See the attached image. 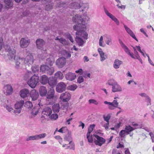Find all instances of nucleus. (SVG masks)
<instances>
[{"mask_svg":"<svg viewBox=\"0 0 154 154\" xmlns=\"http://www.w3.org/2000/svg\"><path fill=\"white\" fill-rule=\"evenodd\" d=\"M39 81L41 84L45 85L48 82V79L46 75H43L40 77Z\"/></svg>","mask_w":154,"mask_h":154,"instance_id":"nucleus-23","label":"nucleus"},{"mask_svg":"<svg viewBox=\"0 0 154 154\" xmlns=\"http://www.w3.org/2000/svg\"><path fill=\"white\" fill-rule=\"evenodd\" d=\"M47 91L46 88L44 86H41L39 89L40 95L42 97L45 96L47 94Z\"/></svg>","mask_w":154,"mask_h":154,"instance_id":"nucleus-22","label":"nucleus"},{"mask_svg":"<svg viewBox=\"0 0 154 154\" xmlns=\"http://www.w3.org/2000/svg\"><path fill=\"white\" fill-rule=\"evenodd\" d=\"M122 90V87L117 82L112 87V91L113 92H121Z\"/></svg>","mask_w":154,"mask_h":154,"instance_id":"nucleus-18","label":"nucleus"},{"mask_svg":"<svg viewBox=\"0 0 154 154\" xmlns=\"http://www.w3.org/2000/svg\"><path fill=\"white\" fill-rule=\"evenodd\" d=\"M119 43L121 47L124 49L126 53L130 56L131 57L134 58L133 53H131L130 50L125 45L123 42L122 41L119 40Z\"/></svg>","mask_w":154,"mask_h":154,"instance_id":"nucleus-9","label":"nucleus"},{"mask_svg":"<svg viewBox=\"0 0 154 154\" xmlns=\"http://www.w3.org/2000/svg\"><path fill=\"white\" fill-rule=\"evenodd\" d=\"M75 72L76 73H79L81 75H83V70L81 69H80L78 70H76Z\"/></svg>","mask_w":154,"mask_h":154,"instance_id":"nucleus-63","label":"nucleus"},{"mask_svg":"<svg viewBox=\"0 0 154 154\" xmlns=\"http://www.w3.org/2000/svg\"><path fill=\"white\" fill-rule=\"evenodd\" d=\"M94 136L97 139L99 142L102 143L103 144L106 141L105 139L102 137H100L97 134H94Z\"/></svg>","mask_w":154,"mask_h":154,"instance_id":"nucleus-37","label":"nucleus"},{"mask_svg":"<svg viewBox=\"0 0 154 154\" xmlns=\"http://www.w3.org/2000/svg\"><path fill=\"white\" fill-rule=\"evenodd\" d=\"M103 37L102 36H101L100 37V38L99 41V45L101 46L104 47V46L103 45Z\"/></svg>","mask_w":154,"mask_h":154,"instance_id":"nucleus-62","label":"nucleus"},{"mask_svg":"<svg viewBox=\"0 0 154 154\" xmlns=\"http://www.w3.org/2000/svg\"><path fill=\"white\" fill-rule=\"evenodd\" d=\"M58 115L56 114H51L50 118L51 119L55 120L58 118Z\"/></svg>","mask_w":154,"mask_h":154,"instance_id":"nucleus-50","label":"nucleus"},{"mask_svg":"<svg viewBox=\"0 0 154 154\" xmlns=\"http://www.w3.org/2000/svg\"><path fill=\"white\" fill-rule=\"evenodd\" d=\"M59 42L63 44H66V40L63 38H60Z\"/></svg>","mask_w":154,"mask_h":154,"instance_id":"nucleus-61","label":"nucleus"},{"mask_svg":"<svg viewBox=\"0 0 154 154\" xmlns=\"http://www.w3.org/2000/svg\"><path fill=\"white\" fill-rule=\"evenodd\" d=\"M39 68L38 66L35 65L33 66L32 67V71L33 72H35L38 71Z\"/></svg>","mask_w":154,"mask_h":154,"instance_id":"nucleus-47","label":"nucleus"},{"mask_svg":"<svg viewBox=\"0 0 154 154\" xmlns=\"http://www.w3.org/2000/svg\"><path fill=\"white\" fill-rule=\"evenodd\" d=\"M26 107L28 108H31L32 106V103L29 101L26 102Z\"/></svg>","mask_w":154,"mask_h":154,"instance_id":"nucleus-55","label":"nucleus"},{"mask_svg":"<svg viewBox=\"0 0 154 154\" xmlns=\"http://www.w3.org/2000/svg\"><path fill=\"white\" fill-rule=\"evenodd\" d=\"M7 51H8V56L9 59L11 60H15V50L14 49H8Z\"/></svg>","mask_w":154,"mask_h":154,"instance_id":"nucleus-14","label":"nucleus"},{"mask_svg":"<svg viewBox=\"0 0 154 154\" xmlns=\"http://www.w3.org/2000/svg\"><path fill=\"white\" fill-rule=\"evenodd\" d=\"M134 129V128L132 127L130 125H127L125 126V130L127 132V134H129V133Z\"/></svg>","mask_w":154,"mask_h":154,"instance_id":"nucleus-38","label":"nucleus"},{"mask_svg":"<svg viewBox=\"0 0 154 154\" xmlns=\"http://www.w3.org/2000/svg\"><path fill=\"white\" fill-rule=\"evenodd\" d=\"M149 134L151 137L152 142H154V132H151Z\"/></svg>","mask_w":154,"mask_h":154,"instance_id":"nucleus-64","label":"nucleus"},{"mask_svg":"<svg viewBox=\"0 0 154 154\" xmlns=\"http://www.w3.org/2000/svg\"><path fill=\"white\" fill-rule=\"evenodd\" d=\"M30 42V39L22 38L20 42V45L21 48H26L28 46Z\"/></svg>","mask_w":154,"mask_h":154,"instance_id":"nucleus-10","label":"nucleus"},{"mask_svg":"<svg viewBox=\"0 0 154 154\" xmlns=\"http://www.w3.org/2000/svg\"><path fill=\"white\" fill-rule=\"evenodd\" d=\"M81 7H82L84 9H88L89 8V5L87 3H82V5H81Z\"/></svg>","mask_w":154,"mask_h":154,"instance_id":"nucleus-53","label":"nucleus"},{"mask_svg":"<svg viewBox=\"0 0 154 154\" xmlns=\"http://www.w3.org/2000/svg\"><path fill=\"white\" fill-rule=\"evenodd\" d=\"M95 126V125L94 124L90 125L88 128V132L87 134H88H88H90V133L92 131Z\"/></svg>","mask_w":154,"mask_h":154,"instance_id":"nucleus-42","label":"nucleus"},{"mask_svg":"<svg viewBox=\"0 0 154 154\" xmlns=\"http://www.w3.org/2000/svg\"><path fill=\"white\" fill-rule=\"evenodd\" d=\"M24 60V63L29 65H32L34 62L33 57L30 53H26V56Z\"/></svg>","mask_w":154,"mask_h":154,"instance_id":"nucleus-5","label":"nucleus"},{"mask_svg":"<svg viewBox=\"0 0 154 154\" xmlns=\"http://www.w3.org/2000/svg\"><path fill=\"white\" fill-rule=\"evenodd\" d=\"M104 103L105 104L113 106L115 108H118L119 109H121V108L118 107L119 103L117 102V101L116 100H114L112 102H109L107 101H104Z\"/></svg>","mask_w":154,"mask_h":154,"instance_id":"nucleus-19","label":"nucleus"},{"mask_svg":"<svg viewBox=\"0 0 154 154\" xmlns=\"http://www.w3.org/2000/svg\"><path fill=\"white\" fill-rule=\"evenodd\" d=\"M24 103L23 100H21L16 103L15 104V108L16 109H21Z\"/></svg>","mask_w":154,"mask_h":154,"instance_id":"nucleus-26","label":"nucleus"},{"mask_svg":"<svg viewBox=\"0 0 154 154\" xmlns=\"http://www.w3.org/2000/svg\"><path fill=\"white\" fill-rule=\"evenodd\" d=\"M39 78L38 76L35 75L32 76L27 81L28 85L31 88H34L38 84Z\"/></svg>","mask_w":154,"mask_h":154,"instance_id":"nucleus-2","label":"nucleus"},{"mask_svg":"<svg viewBox=\"0 0 154 154\" xmlns=\"http://www.w3.org/2000/svg\"><path fill=\"white\" fill-rule=\"evenodd\" d=\"M77 88V86L75 84H73L67 87V89L71 91H74Z\"/></svg>","mask_w":154,"mask_h":154,"instance_id":"nucleus-41","label":"nucleus"},{"mask_svg":"<svg viewBox=\"0 0 154 154\" xmlns=\"http://www.w3.org/2000/svg\"><path fill=\"white\" fill-rule=\"evenodd\" d=\"M117 82L114 79H112L109 80L107 83L109 85L112 86V87Z\"/></svg>","mask_w":154,"mask_h":154,"instance_id":"nucleus-43","label":"nucleus"},{"mask_svg":"<svg viewBox=\"0 0 154 154\" xmlns=\"http://www.w3.org/2000/svg\"><path fill=\"white\" fill-rule=\"evenodd\" d=\"M127 134V132L125 130H122L119 134V136L122 137H124Z\"/></svg>","mask_w":154,"mask_h":154,"instance_id":"nucleus-45","label":"nucleus"},{"mask_svg":"<svg viewBox=\"0 0 154 154\" xmlns=\"http://www.w3.org/2000/svg\"><path fill=\"white\" fill-rule=\"evenodd\" d=\"M61 54L64 57L67 58H69L71 56L70 53L65 50H63L61 52Z\"/></svg>","mask_w":154,"mask_h":154,"instance_id":"nucleus-35","label":"nucleus"},{"mask_svg":"<svg viewBox=\"0 0 154 154\" xmlns=\"http://www.w3.org/2000/svg\"><path fill=\"white\" fill-rule=\"evenodd\" d=\"M4 2L6 8H9L13 5L12 0H4Z\"/></svg>","mask_w":154,"mask_h":154,"instance_id":"nucleus-29","label":"nucleus"},{"mask_svg":"<svg viewBox=\"0 0 154 154\" xmlns=\"http://www.w3.org/2000/svg\"><path fill=\"white\" fill-rule=\"evenodd\" d=\"M54 71V68L53 67H48L47 70L46 71L45 73L47 74L48 75H51L53 74Z\"/></svg>","mask_w":154,"mask_h":154,"instance_id":"nucleus-31","label":"nucleus"},{"mask_svg":"<svg viewBox=\"0 0 154 154\" xmlns=\"http://www.w3.org/2000/svg\"><path fill=\"white\" fill-rule=\"evenodd\" d=\"M72 20L74 22L78 24L74 25L73 26L74 30L77 31L76 34L80 35L85 39H87L88 34L84 31L85 29L86 26L83 19L81 16L75 14L74 16H73Z\"/></svg>","mask_w":154,"mask_h":154,"instance_id":"nucleus-1","label":"nucleus"},{"mask_svg":"<svg viewBox=\"0 0 154 154\" xmlns=\"http://www.w3.org/2000/svg\"><path fill=\"white\" fill-rule=\"evenodd\" d=\"M71 95L67 92L62 93L60 96V98L63 102H67L70 99Z\"/></svg>","mask_w":154,"mask_h":154,"instance_id":"nucleus-7","label":"nucleus"},{"mask_svg":"<svg viewBox=\"0 0 154 154\" xmlns=\"http://www.w3.org/2000/svg\"><path fill=\"white\" fill-rule=\"evenodd\" d=\"M32 73L30 71H28L26 72L25 74L24 77V79L26 80L29 78L31 75Z\"/></svg>","mask_w":154,"mask_h":154,"instance_id":"nucleus-46","label":"nucleus"},{"mask_svg":"<svg viewBox=\"0 0 154 154\" xmlns=\"http://www.w3.org/2000/svg\"><path fill=\"white\" fill-rule=\"evenodd\" d=\"M65 139L66 140L69 141V143H71L73 142L72 141V138L70 134H68L67 136H66L65 137Z\"/></svg>","mask_w":154,"mask_h":154,"instance_id":"nucleus-48","label":"nucleus"},{"mask_svg":"<svg viewBox=\"0 0 154 154\" xmlns=\"http://www.w3.org/2000/svg\"><path fill=\"white\" fill-rule=\"evenodd\" d=\"M29 95L33 101H35L37 100L39 96L38 91L35 89H33L31 91Z\"/></svg>","mask_w":154,"mask_h":154,"instance_id":"nucleus-11","label":"nucleus"},{"mask_svg":"<svg viewBox=\"0 0 154 154\" xmlns=\"http://www.w3.org/2000/svg\"><path fill=\"white\" fill-rule=\"evenodd\" d=\"M52 113L51 108L48 106L45 107L43 110L42 113L47 116H50Z\"/></svg>","mask_w":154,"mask_h":154,"instance_id":"nucleus-17","label":"nucleus"},{"mask_svg":"<svg viewBox=\"0 0 154 154\" xmlns=\"http://www.w3.org/2000/svg\"><path fill=\"white\" fill-rule=\"evenodd\" d=\"M145 100L147 102V106L151 105V99L148 96L145 98Z\"/></svg>","mask_w":154,"mask_h":154,"instance_id":"nucleus-52","label":"nucleus"},{"mask_svg":"<svg viewBox=\"0 0 154 154\" xmlns=\"http://www.w3.org/2000/svg\"><path fill=\"white\" fill-rule=\"evenodd\" d=\"M122 63V62L118 59H116L113 64V67L115 69L119 68L120 66Z\"/></svg>","mask_w":154,"mask_h":154,"instance_id":"nucleus-25","label":"nucleus"},{"mask_svg":"<svg viewBox=\"0 0 154 154\" xmlns=\"http://www.w3.org/2000/svg\"><path fill=\"white\" fill-rule=\"evenodd\" d=\"M103 117L104 120L105 121H106L108 123L109 122V120L110 118V116L109 115H108L106 116H104Z\"/></svg>","mask_w":154,"mask_h":154,"instance_id":"nucleus-59","label":"nucleus"},{"mask_svg":"<svg viewBox=\"0 0 154 154\" xmlns=\"http://www.w3.org/2000/svg\"><path fill=\"white\" fill-rule=\"evenodd\" d=\"M60 109L59 105L58 103H54L52 106L53 110L55 113H58Z\"/></svg>","mask_w":154,"mask_h":154,"instance_id":"nucleus-28","label":"nucleus"},{"mask_svg":"<svg viewBox=\"0 0 154 154\" xmlns=\"http://www.w3.org/2000/svg\"><path fill=\"white\" fill-rule=\"evenodd\" d=\"M29 91L26 88L23 89L20 92V97L23 98L28 97L29 96Z\"/></svg>","mask_w":154,"mask_h":154,"instance_id":"nucleus-13","label":"nucleus"},{"mask_svg":"<svg viewBox=\"0 0 154 154\" xmlns=\"http://www.w3.org/2000/svg\"><path fill=\"white\" fill-rule=\"evenodd\" d=\"M66 58L63 57L58 58L56 61L55 63L57 67L58 68H62L66 64Z\"/></svg>","mask_w":154,"mask_h":154,"instance_id":"nucleus-6","label":"nucleus"},{"mask_svg":"<svg viewBox=\"0 0 154 154\" xmlns=\"http://www.w3.org/2000/svg\"><path fill=\"white\" fill-rule=\"evenodd\" d=\"M55 91L52 88H50L46 94L47 101H49L48 104H51L54 98Z\"/></svg>","mask_w":154,"mask_h":154,"instance_id":"nucleus-3","label":"nucleus"},{"mask_svg":"<svg viewBox=\"0 0 154 154\" xmlns=\"http://www.w3.org/2000/svg\"><path fill=\"white\" fill-rule=\"evenodd\" d=\"M36 46L38 49L42 50H44L43 47L45 44V41L42 39L38 38L36 41Z\"/></svg>","mask_w":154,"mask_h":154,"instance_id":"nucleus-12","label":"nucleus"},{"mask_svg":"<svg viewBox=\"0 0 154 154\" xmlns=\"http://www.w3.org/2000/svg\"><path fill=\"white\" fill-rule=\"evenodd\" d=\"M39 111V108L38 107H35L31 111V114L32 116H35L36 115Z\"/></svg>","mask_w":154,"mask_h":154,"instance_id":"nucleus-32","label":"nucleus"},{"mask_svg":"<svg viewBox=\"0 0 154 154\" xmlns=\"http://www.w3.org/2000/svg\"><path fill=\"white\" fill-rule=\"evenodd\" d=\"M67 145L66 147V149H69L73 150H75V145L73 142L71 143H69V144Z\"/></svg>","mask_w":154,"mask_h":154,"instance_id":"nucleus-40","label":"nucleus"},{"mask_svg":"<svg viewBox=\"0 0 154 154\" xmlns=\"http://www.w3.org/2000/svg\"><path fill=\"white\" fill-rule=\"evenodd\" d=\"M76 77V75L74 73L71 72H68L65 76V78L67 80L72 81L74 80Z\"/></svg>","mask_w":154,"mask_h":154,"instance_id":"nucleus-21","label":"nucleus"},{"mask_svg":"<svg viewBox=\"0 0 154 154\" xmlns=\"http://www.w3.org/2000/svg\"><path fill=\"white\" fill-rule=\"evenodd\" d=\"M49 85L51 86L55 85L57 83L56 81L54 80H51L49 81L48 82Z\"/></svg>","mask_w":154,"mask_h":154,"instance_id":"nucleus-49","label":"nucleus"},{"mask_svg":"<svg viewBox=\"0 0 154 154\" xmlns=\"http://www.w3.org/2000/svg\"><path fill=\"white\" fill-rule=\"evenodd\" d=\"M98 51L100 56L101 61H104L106 59V56L105 55L104 53L101 48H99L98 49Z\"/></svg>","mask_w":154,"mask_h":154,"instance_id":"nucleus-27","label":"nucleus"},{"mask_svg":"<svg viewBox=\"0 0 154 154\" xmlns=\"http://www.w3.org/2000/svg\"><path fill=\"white\" fill-rule=\"evenodd\" d=\"M4 89L5 93L7 95L11 94L13 92L12 88L10 85H7L5 86Z\"/></svg>","mask_w":154,"mask_h":154,"instance_id":"nucleus-16","label":"nucleus"},{"mask_svg":"<svg viewBox=\"0 0 154 154\" xmlns=\"http://www.w3.org/2000/svg\"><path fill=\"white\" fill-rule=\"evenodd\" d=\"M134 53L135 55V56H134V54H133L134 58H133L134 59H139L140 56L139 55L137 51V50H135V51H134Z\"/></svg>","mask_w":154,"mask_h":154,"instance_id":"nucleus-56","label":"nucleus"},{"mask_svg":"<svg viewBox=\"0 0 154 154\" xmlns=\"http://www.w3.org/2000/svg\"><path fill=\"white\" fill-rule=\"evenodd\" d=\"M124 147L123 143L122 142H120L119 144L116 147L117 149L120 148H123Z\"/></svg>","mask_w":154,"mask_h":154,"instance_id":"nucleus-58","label":"nucleus"},{"mask_svg":"<svg viewBox=\"0 0 154 154\" xmlns=\"http://www.w3.org/2000/svg\"><path fill=\"white\" fill-rule=\"evenodd\" d=\"M48 66L46 65H42L40 67V70L41 72L45 73L46 71L48 68Z\"/></svg>","mask_w":154,"mask_h":154,"instance_id":"nucleus-36","label":"nucleus"},{"mask_svg":"<svg viewBox=\"0 0 154 154\" xmlns=\"http://www.w3.org/2000/svg\"><path fill=\"white\" fill-rule=\"evenodd\" d=\"M124 27L127 32L129 34L132 38L135 39L138 42L137 39L136 38L135 35L131 30L125 25H124Z\"/></svg>","mask_w":154,"mask_h":154,"instance_id":"nucleus-20","label":"nucleus"},{"mask_svg":"<svg viewBox=\"0 0 154 154\" xmlns=\"http://www.w3.org/2000/svg\"><path fill=\"white\" fill-rule=\"evenodd\" d=\"M53 5L52 4L47 5L45 7V9L47 11H49L52 8Z\"/></svg>","mask_w":154,"mask_h":154,"instance_id":"nucleus-51","label":"nucleus"},{"mask_svg":"<svg viewBox=\"0 0 154 154\" xmlns=\"http://www.w3.org/2000/svg\"><path fill=\"white\" fill-rule=\"evenodd\" d=\"M104 11L106 15L114 21L117 25H119V21L114 16L109 13L108 11L106 9H105Z\"/></svg>","mask_w":154,"mask_h":154,"instance_id":"nucleus-15","label":"nucleus"},{"mask_svg":"<svg viewBox=\"0 0 154 154\" xmlns=\"http://www.w3.org/2000/svg\"><path fill=\"white\" fill-rule=\"evenodd\" d=\"M75 40L79 45L80 46H82L84 43V41L81 38L77 36L75 38Z\"/></svg>","mask_w":154,"mask_h":154,"instance_id":"nucleus-34","label":"nucleus"},{"mask_svg":"<svg viewBox=\"0 0 154 154\" xmlns=\"http://www.w3.org/2000/svg\"><path fill=\"white\" fill-rule=\"evenodd\" d=\"M55 77L57 79H62L63 77V74L60 71H58L54 75Z\"/></svg>","mask_w":154,"mask_h":154,"instance_id":"nucleus-30","label":"nucleus"},{"mask_svg":"<svg viewBox=\"0 0 154 154\" xmlns=\"http://www.w3.org/2000/svg\"><path fill=\"white\" fill-rule=\"evenodd\" d=\"M89 103H94L95 105H97L98 104V102L95 100L93 99H90L89 100Z\"/></svg>","mask_w":154,"mask_h":154,"instance_id":"nucleus-54","label":"nucleus"},{"mask_svg":"<svg viewBox=\"0 0 154 154\" xmlns=\"http://www.w3.org/2000/svg\"><path fill=\"white\" fill-rule=\"evenodd\" d=\"M71 8L78 9L81 7V5L77 2H73L71 3L69 5Z\"/></svg>","mask_w":154,"mask_h":154,"instance_id":"nucleus-24","label":"nucleus"},{"mask_svg":"<svg viewBox=\"0 0 154 154\" xmlns=\"http://www.w3.org/2000/svg\"><path fill=\"white\" fill-rule=\"evenodd\" d=\"M46 136L45 133L38 134H36L34 136H30L26 138V140L29 141L31 140H37L45 138Z\"/></svg>","mask_w":154,"mask_h":154,"instance_id":"nucleus-4","label":"nucleus"},{"mask_svg":"<svg viewBox=\"0 0 154 154\" xmlns=\"http://www.w3.org/2000/svg\"><path fill=\"white\" fill-rule=\"evenodd\" d=\"M90 134H87V138L88 139V142L89 143H92L93 141L92 136H90Z\"/></svg>","mask_w":154,"mask_h":154,"instance_id":"nucleus-60","label":"nucleus"},{"mask_svg":"<svg viewBox=\"0 0 154 154\" xmlns=\"http://www.w3.org/2000/svg\"><path fill=\"white\" fill-rule=\"evenodd\" d=\"M63 103H62V105L61 106L60 108L62 109L67 110L69 106V103L67 102H63Z\"/></svg>","mask_w":154,"mask_h":154,"instance_id":"nucleus-39","label":"nucleus"},{"mask_svg":"<svg viewBox=\"0 0 154 154\" xmlns=\"http://www.w3.org/2000/svg\"><path fill=\"white\" fill-rule=\"evenodd\" d=\"M66 85L63 82L58 83L56 87V91L59 93H61L64 91L66 89Z\"/></svg>","mask_w":154,"mask_h":154,"instance_id":"nucleus-8","label":"nucleus"},{"mask_svg":"<svg viewBox=\"0 0 154 154\" xmlns=\"http://www.w3.org/2000/svg\"><path fill=\"white\" fill-rule=\"evenodd\" d=\"M84 79L83 77L81 76H80L77 79V82L79 83H81L84 81Z\"/></svg>","mask_w":154,"mask_h":154,"instance_id":"nucleus-57","label":"nucleus"},{"mask_svg":"<svg viewBox=\"0 0 154 154\" xmlns=\"http://www.w3.org/2000/svg\"><path fill=\"white\" fill-rule=\"evenodd\" d=\"M105 38V42L108 45H111L112 44V40L111 38L107 35L104 36Z\"/></svg>","mask_w":154,"mask_h":154,"instance_id":"nucleus-33","label":"nucleus"},{"mask_svg":"<svg viewBox=\"0 0 154 154\" xmlns=\"http://www.w3.org/2000/svg\"><path fill=\"white\" fill-rule=\"evenodd\" d=\"M54 61L51 60L49 58H48L46 60L45 63L46 64L50 65L51 66H52L54 63Z\"/></svg>","mask_w":154,"mask_h":154,"instance_id":"nucleus-44","label":"nucleus"}]
</instances>
